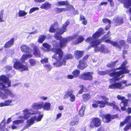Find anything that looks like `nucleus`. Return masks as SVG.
<instances>
[{"mask_svg": "<svg viewBox=\"0 0 131 131\" xmlns=\"http://www.w3.org/2000/svg\"><path fill=\"white\" fill-rule=\"evenodd\" d=\"M113 71H115L113 69H109L105 70L104 71H100L99 72V74L102 75H104L106 74H109V75L111 77H112L113 78H112L110 79V82L111 83H115L117 81H118L120 80L121 78L124 76V75H123L121 77H118L117 78H115L114 76H111L110 75V73Z\"/></svg>", "mask_w": 131, "mask_h": 131, "instance_id": "nucleus-9", "label": "nucleus"}, {"mask_svg": "<svg viewBox=\"0 0 131 131\" xmlns=\"http://www.w3.org/2000/svg\"><path fill=\"white\" fill-rule=\"evenodd\" d=\"M84 39V38L82 36H79L77 39L76 40L73 42L74 45H76L82 42Z\"/></svg>", "mask_w": 131, "mask_h": 131, "instance_id": "nucleus-33", "label": "nucleus"}, {"mask_svg": "<svg viewBox=\"0 0 131 131\" xmlns=\"http://www.w3.org/2000/svg\"><path fill=\"white\" fill-rule=\"evenodd\" d=\"M127 82V81L123 80L122 81L121 83L120 82H115L113 83H111V84L109 85L108 88L112 89H122L123 88V87L122 86V84H126Z\"/></svg>", "mask_w": 131, "mask_h": 131, "instance_id": "nucleus-14", "label": "nucleus"}, {"mask_svg": "<svg viewBox=\"0 0 131 131\" xmlns=\"http://www.w3.org/2000/svg\"><path fill=\"white\" fill-rule=\"evenodd\" d=\"M126 123L124 121V120L122 122H121L120 124V127H122L124 126L125 125Z\"/></svg>", "mask_w": 131, "mask_h": 131, "instance_id": "nucleus-64", "label": "nucleus"}, {"mask_svg": "<svg viewBox=\"0 0 131 131\" xmlns=\"http://www.w3.org/2000/svg\"><path fill=\"white\" fill-rule=\"evenodd\" d=\"M104 42L108 43L111 44L112 45L114 46L115 41H111L109 39H107L105 40Z\"/></svg>", "mask_w": 131, "mask_h": 131, "instance_id": "nucleus-54", "label": "nucleus"}, {"mask_svg": "<svg viewBox=\"0 0 131 131\" xmlns=\"http://www.w3.org/2000/svg\"><path fill=\"white\" fill-rule=\"evenodd\" d=\"M92 72H84L82 73L79 76V78L81 80H84L91 81L93 79Z\"/></svg>", "mask_w": 131, "mask_h": 131, "instance_id": "nucleus-11", "label": "nucleus"}, {"mask_svg": "<svg viewBox=\"0 0 131 131\" xmlns=\"http://www.w3.org/2000/svg\"><path fill=\"white\" fill-rule=\"evenodd\" d=\"M118 61V60H117L115 61L112 62L111 63H108L106 65V67H107L110 68H113L114 67L116 63Z\"/></svg>", "mask_w": 131, "mask_h": 131, "instance_id": "nucleus-42", "label": "nucleus"}, {"mask_svg": "<svg viewBox=\"0 0 131 131\" xmlns=\"http://www.w3.org/2000/svg\"><path fill=\"white\" fill-rule=\"evenodd\" d=\"M73 91L72 90H71L70 91L68 90L67 91L64 95L63 97L64 99H65L67 98H68L69 97L71 96L73 94Z\"/></svg>", "mask_w": 131, "mask_h": 131, "instance_id": "nucleus-39", "label": "nucleus"}, {"mask_svg": "<svg viewBox=\"0 0 131 131\" xmlns=\"http://www.w3.org/2000/svg\"><path fill=\"white\" fill-rule=\"evenodd\" d=\"M14 39L13 38L10 39L6 43L4 46L5 48H8L13 46L14 43Z\"/></svg>", "mask_w": 131, "mask_h": 131, "instance_id": "nucleus-27", "label": "nucleus"}, {"mask_svg": "<svg viewBox=\"0 0 131 131\" xmlns=\"http://www.w3.org/2000/svg\"><path fill=\"white\" fill-rule=\"evenodd\" d=\"M75 78L73 75L69 74L67 75V78L70 79H72Z\"/></svg>", "mask_w": 131, "mask_h": 131, "instance_id": "nucleus-63", "label": "nucleus"}, {"mask_svg": "<svg viewBox=\"0 0 131 131\" xmlns=\"http://www.w3.org/2000/svg\"><path fill=\"white\" fill-rule=\"evenodd\" d=\"M3 10H2L1 11V14L0 16V22H2L4 21V19H3V16H2Z\"/></svg>", "mask_w": 131, "mask_h": 131, "instance_id": "nucleus-58", "label": "nucleus"}, {"mask_svg": "<svg viewBox=\"0 0 131 131\" xmlns=\"http://www.w3.org/2000/svg\"><path fill=\"white\" fill-rule=\"evenodd\" d=\"M56 12L57 13H60L66 12L64 8H55Z\"/></svg>", "mask_w": 131, "mask_h": 131, "instance_id": "nucleus-47", "label": "nucleus"}, {"mask_svg": "<svg viewBox=\"0 0 131 131\" xmlns=\"http://www.w3.org/2000/svg\"><path fill=\"white\" fill-rule=\"evenodd\" d=\"M131 115H128L126 117L124 120L126 123H129L126 125L123 128L124 131H127L131 128Z\"/></svg>", "mask_w": 131, "mask_h": 131, "instance_id": "nucleus-19", "label": "nucleus"}, {"mask_svg": "<svg viewBox=\"0 0 131 131\" xmlns=\"http://www.w3.org/2000/svg\"><path fill=\"white\" fill-rule=\"evenodd\" d=\"M85 107L84 105H82L81 106L79 112V114L81 116H83L84 114V110Z\"/></svg>", "mask_w": 131, "mask_h": 131, "instance_id": "nucleus-41", "label": "nucleus"}, {"mask_svg": "<svg viewBox=\"0 0 131 131\" xmlns=\"http://www.w3.org/2000/svg\"><path fill=\"white\" fill-rule=\"evenodd\" d=\"M12 100H7L5 101L4 103L5 106H7L9 105L10 103H11Z\"/></svg>", "mask_w": 131, "mask_h": 131, "instance_id": "nucleus-52", "label": "nucleus"}, {"mask_svg": "<svg viewBox=\"0 0 131 131\" xmlns=\"http://www.w3.org/2000/svg\"><path fill=\"white\" fill-rule=\"evenodd\" d=\"M79 119L77 116H75L73 118V121L70 122L69 123L70 125V126H74L77 125L78 124Z\"/></svg>", "mask_w": 131, "mask_h": 131, "instance_id": "nucleus-34", "label": "nucleus"}, {"mask_svg": "<svg viewBox=\"0 0 131 131\" xmlns=\"http://www.w3.org/2000/svg\"><path fill=\"white\" fill-rule=\"evenodd\" d=\"M32 107L35 110L40 109L42 108V103H34L32 105Z\"/></svg>", "mask_w": 131, "mask_h": 131, "instance_id": "nucleus-38", "label": "nucleus"}, {"mask_svg": "<svg viewBox=\"0 0 131 131\" xmlns=\"http://www.w3.org/2000/svg\"><path fill=\"white\" fill-rule=\"evenodd\" d=\"M123 104V106H122L121 108V110L123 111H125L128 114H130L131 113V107H128L126 109V107L128 105H125V104Z\"/></svg>", "mask_w": 131, "mask_h": 131, "instance_id": "nucleus-32", "label": "nucleus"}, {"mask_svg": "<svg viewBox=\"0 0 131 131\" xmlns=\"http://www.w3.org/2000/svg\"><path fill=\"white\" fill-rule=\"evenodd\" d=\"M51 4L49 2H46L41 5L40 8L41 9L47 10L51 8Z\"/></svg>", "mask_w": 131, "mask_h": 131, "instance_id": "nucleus-31", "label": "nucleus"}, {"mask_svg": "<svg viewBox=\"0 0 131 131\" xmlns=\"http://www.w3.org/2000/svg\"><path fill=\"white\" fill-rule=\"evenodd\" d=\"M104 100L97 101H95L94 103L92 104V106L94 108H97L99 107L100 108H104L106 105L109 106L113 107V109H115L117 110H119L118 107L116 105L115 101H113L112 102H109V99L106 96L102 95L100 96Z\"/></svg>", "mask_w": 131, "mask_h": 131, "instance_id": "nucleus-3", "label": "nucleus"}, {"mask_svg": "<svg viewBox=\"0 0 131 131\" xmlns=\"http://www.w3.org/2000/svg\"><path fill=\"white\" fill-rule=\"evenodd\" d=\"M114 46L120 50L123 47L124 49H128L129 47L128 45L126 44V41L123 39L120 40L117 42L115 41Z\"/></svg>", "mask_w": 131, "mask_h": 131, "instance_id": "nucleus-12", "label": "nucleus"}, {"mask_svg": "<svg viewBox=\"0 0 131 131\" xmlns=\"http://www.w3.org/2000/svg\"><path fill=\"white\" fill-rule=\"evenodd\" d=\"M14 39L13 38L10 39L6 43L4 46L5 48H8L13 46L14 43Z\"/></svg>", "mask_w": 131, "mask_h": 131, "instance_id": "nucleus-28", "label": "nucleus"}, {"mask_svg": "<svg viewBox=\"0 0 131 131\" xmlns=\"http://www.w3.org/2000/svg\"><path fill=\"white\" fill-rule=\"evenodd\" d=\"M33 48V52L34 54L36 57H40L41 56L40 51L38 48L37 47V46L35 45V44H33V45H34Z\"/></svg>", "mask_w": 131, "mask_h": 131, "instance_id": "nucleus-26", "label": "nucleus"}, {"mask_svg": "<svg viewBox=\"0 0 131 131\" xmlns=\"http://www.w3.org/2000/svg\"><path fill=\"white\" fill-rule=\"evenodd\" d=\"M127 63V60H125L121 65V66L116 68V70H122L121 71H113L110 74L111 76H114L115 78H117L120 77L122 75L126 73H128L130 71L126 68L125 67Z\"/></svg>", "mask_w": 131, "mask_h": 131, "instance_id": "nucleus-5", "label": "nucleus"}, {"mask_svg": "<svg viewBox=\"0 0 131 131\" xmlns=\"http://www.w3.org/2000/svg\"><path fill=\"white\" fill-rule=\"evenodd\" d=\"M29 62L32 66L35 65L36 63L35 59L32 58L30 59L29 60Z\"/></svg>", "mask_w": 131, "mask_h": 131, "instance_id": "nucleus-51", "label": "nucleus"}, {"mask_svg": "<svg viewBox=\"0 0 131 131\" xmlns=\"http://www.w3.org/2000/svg\"><path fill=\"white\" fill-rule=\"evenodd\" d=\"M20 49L23 52L25 53H31L32 52V50L31 48H30L28 46L24 44H23L21 46Z\"/></svg>", "mask_w": 131, "mask_h": 131, "instance_id": "nucleus-24", "label": "nucleus"}, {"mask_svg": "<svg viewBox=\"0 0 131 131\" xmlns=\"http://www.w3.org/2000/svg\"><path fill=\"white\" fill-rule=\"evenodd\" d=\"M118 1L123 4V6L126 9L128 10L126 11L127 13L129 12L131 14V0H118Z\"/></svg>", "mask_w": 131, "mask_h": 131, "instance_id": "nucleus-16", "label": "nucleus"}, {"mask_svg": "<svg viewBox=\"0 0 131 131\" xmlns=\"http://www.w3.org/2000/svg\"><path fill=\"white\" fill-rule=\"evenodd\" d=\"M37 113L39 114V116L37 117L36 116H32L26 122L27 124L24 127L25 129L28 128L33 124L35 121L36 122H39L41 120L43 116V114H41V112L39 111H37Z\"/></svg>", "mask_w": 131, "mask_h": 131, "instance_id": "nucleus-8", "label": "nucleus"}, {"mask_svg": "<svg viewBox=\"0 0 131 131\" xmlns=\"http://www.w3.org/2000/svg\"><path fill=\"white\" fill-rule=\"evenodd\" d=\"M63 55L62 57L60 58L58 55L56 58L54 59L57 60L56 61L53 63V64L57 67H59L61 66L62 65L65 66L66 64L67 60L69 59H72L73 58V55L71 53H67L63 57Z\"/></svg>", "mask_w": 131, "mask_h": 131, "instance_id": "nucleus-4", "label": "nucleus"}, {"mask_svg": "<svg viewBox=\"0 0 131 131\" xmlns=\"http://www.w3.org/2000/svg\"><path fill=\"white\" fill-rule=\"evenodd\" d=\"M103 30L102 28H100L98 31H96L92 35V36L89 37L85 39V41L86 42L90 44V45L88 47V49L91 48L97 47L102 42L109 37V35L105 34L101 39H98L102 33Z\"/></svg>", "mask_w": 131, "mask_h": 131, "instance_id": "nucleus-1", "label": "nucleus"}, {"mask_svg": "<svg viewBox=\"0 0 131 131\" xmlns=\"http://www.w3.org/2000/svg\"><path fill=\"white\" fill-rule=\"evenodd\" d=\"M70 22L68 21H66L65 23L63 24L61 28H57L58 31L56 32L60 35H61L63 34L67 30V26L69 24Z\"/></svg>", "mask_w": 131, "mask_h": 131, "instance_id": "nucleus-18", "label": "nucleus"}, {"mask_svg": "<svg viewBox=\"0 0 131 131\" xmlns=\"http://www.w3.org/2000/svg\"><path fill=\"white\" fill-rule=\"evenodd\" d=\"M27 14V13L23 10H20L18 12V15L20 17L25 16Z\"/></svg>", "mask_w": 131, "mask_h": 131, "instance_id": "nucleus-49", "label": "nucleus"}, {"mask_svg": "<svg viewBox=\"0 0 131 131\" xmlns=\"http://www.w3.org/2000/svg\"><path fill=\"white\" fill-rule=\"evenodd\" d=\"M84 51H83L76 50L74 52V56L76 59L79 60L82 57L83 55Z\"/></svg>", "mask_w": 131, "mask_h": 131, "instance_id": "nucleus-29", "label": "nucleus"}, {"mask_svg": "<svg viewBox=\"0 0 131 131\" xmlns=\"http://www.w3.org/2000/svg\"><path fill=\"white\" fill-rule=\"evenodd\" d=\"M39 8L38 7H33L31 8L29 12V13L30 14H31L32 13L36 10H38Z\"/></svg>", "mask_w": 131, "mask_h": 131, "instance_id": "nucleus-57", "label": "nucleus"}, {"mask_svg": "<svg viewBox=\"0 0 131 131\" xmlns=\"http://www.w3.org/2000/svg\"><path fill=\"white\" fill-rule=\"evenodd\" d=\"M89 57V55H86L82 59H80V60H82L83 62H86V61L88 60Z\"/></svg>", "mask_w": 131, "mask_h": 131, "instance_id": "nucleus-61", "label": "nucleus"}, {"mask_svg": "<svg viewBox=\"0 0 131 131\" xmlns=\"http://www.w3.org/2000/svg\"><path fill=\"white\" fill-rule=\"evenodd\" d=\"M102 121L99 118L94 117L91 119L89 126L91 128L97 127L101 125Z\"/></svg>", "mask_w": 131, "mask_h": 131, "instance_id": "nucleus-13", "label": "nucleus"}, {"mask_svg": "<svg viewBox=\"0 0 131 131\" xmlns=\"http://www.w3.org/2000/svg\"><path fill=\"white\" fill-rule=\"evenodd\" d=\"M70 97V100L71 102H73L75 101V95L73 94Z\"/></svg>", "mask_w": 131, "mask_h": 131, "instance_id": "nucleus-59", "label": "nucleus"}, {"mask_svg": "<svg viewBox=\"0 0 131 131\" xmlns=\"http://www.w3.org/2000/svg\"><path fill=\"white\" fill-rule=\"evenodd\" d=\"M24 112V116H20L19 117V118H23L24 119H27L30 117V115H34L36 114V113H30L29 112V110L27 109H25L23 111Z\"/></svg>", "mask_w": 131, "mask_h": 131, "instance_id": "nucleus-20", "label": "nucleus"}, {"mask_svg": "<svg viewBox=\"0 0 131 131\" xmlns=\"http://www.w3.org/2000/svg\"><path fill=\"white\" fill-rule=\"evenodd\" d=\"M68 2V1H60L58 2L57 4V6H62L66 5L67 4V3Z\"/></svg>", "mask_w": 131, "mask_h": 131, "instance_id": "nucleus-48", "label": "nucleus"}, {"mask_svg": "<svg viewBox=\"0 0 131 131\" xmlns=\"http://www.w3.org/2000/svg\"><path fill=\"white\" fill-rule=\"evenodd\" d=\"M82 97L83 101L85 102L90 99L91 96L89 93H84L82 95Z\"/></svg>", "mask_w": 131, "mask_h": 131, "instance_id": "nucleus-30", "label": "nucleus"}, {"mask_svg": "<svg viewBox=\"0 0 131 131\" xmlns=\"http://www.w3.org/2000/svg\"><path fill=\"white\" fill-rule=\"evenodd\" d=\"M6 122L3 120L0 124V130L1 131H4L5 127L6 125Z\"/></svg>", "mask_w": 131, "mask_h": 131, "instance_id": "nucleus-43", "label": "nucleus"}, {"mask_svg": "<svg viewBox=\"0 0 131 131\" xmlns=\"http://www.w3.org/2000/svg\"><path fill=\"white\" fill-rule=\"evenodd\" d=\"M54 37L57 40H59V47L63 48L66 46L68 42L71 40H73L75 37H74L69 36L67 37L62 38L61 35H59L56 33L54 36Z\"/></svg>", "mask_w": 131, "mask_h": 131, "instance_id": "nucleus-6", "label": "nucleus"}, {"mask_svg": "<svg viewBox=\"0 0 131 131\" xmlns=\"http://www.w3.org/2000/svg\"><path fill=\"white\" fill-rule=\"evenodd\" d=\"M46 38V36L44 35H40L38 39V42L41 43H42Z\"/></svg>", "mask_w": 131, "mask_h": 131, "instance_id": "nucleus-45", "label": "nucleus"}, {"mask_svg": "<svg viewBox=\"0 0 131 131\" xmlns=\"http://www.w3.org/2000/svg\"><path fill=\"white\" fill-rule=\"evenodd\" d=\"M112 23L115 26L121 25L124 23L123 18L119 17H115L113 19Z\"/></svg>", "mask_w": 131, "mask_h": 131, "instance_id": "nucleus-21", "label": "nucleus"}, {"mask_svg": "<svg viewBox=\"0 0 131 131\" xmlns=\"http://www.w3.org/2000/svg\"><path fill=\"white\" fill-rule=\"evenodd\" d=\"M127 96L128 98V99H126L125 97L121 96L119 95H117V98L118 100L122 101L121 103L124 104L126 105L128 104V102L129 103H131V93H128Z\"/></svg>", "mask_w": 131, "mask_h": 131, "instance_id": "nucleus-15", "label": "nucleus"}, {"mask_svg": "<svg viewBox=\"0 0 131 131\" xmlns=\"http://www.w3.org/2000/svg\"><path fill=\"white\" fill-rule=\"evenodd\" d=\"M24 120L23 119L17 120L13 122V124L14 125H18L20 124H23L24 122Z\"/></svg>", "mask_w": 131, "mask_h": 131, "instance_id": "nucleus-46", "label": "nucleus"}, {"mask_svg": "<svg viewBox=\"0 0 131 131\" xmlns=\"http://www.w3.org/2000/svg\"><path fill=\"white\" fill-rule=\"evenodd\" d=\"M80 73V71L79 70L76 69L72 71V74L75 78H77L79 76Z\"/></svg>", "mask_w": 131, "mask_h": 131, "instance_id": "nucleus-44", "label": "nucleus"}, {"mask_svg": "<svg viewBox=\"0 0 131 131\" xmlns=\"http://www.w3.org/2000/svg\"><path fill=\"white\" fill-rule=\"evenodd\" d=\"M43 67L48 71H50L52 69V67L50 64H45L43 66Z\"/></svg>", "mask_w": 131, "mask_h": 131, "instance_id": "nucleus-50", "label": "nucleus"}, {"mask_svg": "<svg viewBox=\"0 0 131 131\" xmlns=\"http://www.w3.org/2000/svg\"><path fill=\"white\" fill-rule=\"evenodd\" d=\"M66 4H67L66 5V8H64L66 12L72 10L73 12H75V13H73V14L74 15L78 14V11L77 10H75V9L73 7V6L69 4L68 1Z\"/></svg>", "mask_w": 131, "mask_h": 131, "instance_id": "nucleus-22", "label": "nucleus"}, {"mask_svg": "<svg viewBox=\"0 0 131 131\" xmlns=\"http://www.w3.org/2000/svg\"><path fill=\"white\" fill-rule=\"evenodd\" d=\"M110 2V7H112L114 5V3L113 0H108Z\"/></svg>", "mask_w": 131, "mask_h": 131, "instance_id": "nucleus-62", "label": "nucleus"}, {"mask_svg": "<svg viewBox=\"0 0 131 131\" xmlns=\"http://www.w3.org/2000/svg\"><path fill=\"white\" fill-rule=\"evenodd\" d=\"M13 67L15 69L20 70L21 71L29 70L28 66L26 65H24L22 62L17 59H16Z\"/></svg>", "mask_w": 131, "mask_h": 131, "instance_id": "nucleus-10", "label": "nucleus"}, {"mask_svg": "<svg viewBox=\"0 0 131 131\" xmlns=\"http://www.w3.org/2000/svg\"><path fill=\"white\" fill-rule=\"evenodd\" d=\"M58 24V23L57 22H54L53 24H52L49 29V32L51 33L55 32L56 31V29L54 28V27L55 25H57Z\"/></svg>", "mask_w": 131, "mask_h": 131, "instance_id": "nucleus-40", "label": "nucleus"}, {"mask_svg": "<svg viewBox=\"0 0 131 131\" xmlns=\"http://www.w3.org/2000/svg\"><path fill=\"white\" fill-rule=\"evenodd\" d=\"M97 47H94L95 48L94 51L95 52H99L100 51L101 53L102 52L104 53H109V51L107 48H106L104 45H102L99 49H98Z\"/></svg>", "mask_w": 131, "mask_h": 131, "instance_id": "nucleus-23", "label": "nucleus"}, {"mask_svg": "<svg viewBox=\"0 0 131 131\" xmlns=\"http://www.w3.org/2000/svg\"><path fill=\"white\" fill-rule=\"evenodd\" d=\"M27 54H23L20 58L21 61H24L27 58H30L32 57V54L31 53H27Z\"/></svg>", "mask_w": 131, "mask_h": 131, "instance_id": "nucleus-35", "label": "nucleus"}, {"mask_svg": "<svg viewBox=\"0 0 131 131\" xmlns=\"http://www.w3.org/2000/svg\"><path fill=\"white\" fill-rule=\"evenodd\" d=\"M108 4V3L107 2H102L99 5V6H101L102 5H106Z\"/></svg>", "mask_w": 131, "mask_h": 131, "instance_id": "nucleus-60", "label": "nucleus"}, {"mask_svg": "<svg viewBox=\"0 0 131 131\" xmlns=\"http://www.w3.org/2000/svg\"><path fill=\"white\" fill-rule=\"evenodd\" d=\"M42 103V108L46 111H49L50 109L51 104L49 103L46 102L45 104Z\"/></svg>", "mask_w": 131, "mask_h": 131, "instance_id": "nucleus-37", "label": "nucleus"}, {"mask_svg": "<svg viewBox=\"0 0 131 131\" xmlns=\"http://www.w3.org/2000/svg\"><path fill=\"white\" fill-rule=\"evenodd\" d=\"M11 86V82L6 76L2 75L0 76V89L4 90L5 93L0 91V96L2 99L7 98L8 94H12V92L9 89H5Z\"/></svg>", "mask_w": 131, "mask_h": 131, "instance_id": "nucleus-2", "label": "nucleus"}, {"mask_svg": "<svg viewBox=\"0 0 131 131\" xmlns=\"http://www.w3.org/2000/svg\"><path fill=\"white\" fill-rule=\"evenodd\" d=\"M102 21L103 23H104L106 24L108 23H109L110 25L111 23V21L110 19L107 18L103 19H102Z\"/></svg>", "mask_w": 131, "mask_h": 131, "instance_id": "nucleus-56", "label": "nucleus"}, {"mask_svg": "<svg viewBox=\"0 0 131 131\" xmlns=\"http://www.w3.org/2000/svg\"><path fill=\"white\" fill-rule=\"evenodd\" d=\"M117 115H112L109 114L103 115L101 116L102 118V121L105 123H108L111 121V119H114L116 117Z\"/></svg>", "mask_w": 131, "mask_h": 131, "instance_id": "nucleus-17", "label": "nucleus"}, {"mask_svg": "<svg viewBox=\"0 0 131 131\" xmlns=\"http://www.w3.org/2000/svg\"><path fill=\"white\" fill-rule=\"evenodd\" d=\"M87 66L86 62H83L82 60H80L79 63L77 67L78 69L82 70L85 68Z\"/></svg>", "mask_w": 131, "mask_h": 131, "instance_id": "nucleus-25", "label": "nucleus"}, {"mask_svg": "<svg viewBox=\"0 0 131 131\" xmlns=\"http://www.w3.org/2000/svg\"><path fill=\"white\" fill-rule=\"evenodd\" d=\"M52 46L53 47L51 50L54 54L52 56V58H56L58 55L60 58H61L63 55V51L60 47V48H58L59 47V43L56 40L53 41Z\"/></svg>", "mask_w": 131, "mask_h": 131, "instance_id": "nucleus-7", "label": "nucleus"}, {"mask_svg": "<svg viewBox=\"0 0 131 131\" xmlns=\"http://www.w3.org/2000/svg\"><path fill=\"white\" fill-rule=\"evenodd\" d=\"M42 45L45 48H46L47 50H49L50 49V46L47 43H44L42 44Z\"/></svg>", "mask_w": 131, "mask_h": 131, "instance_id": "nucleus-53", "label": "nucleus"}, {"mask_svg": "<svg viewBox=\"0 0 131 131\" xmlns=\"http://www.w3.org/2000/svg\"><path fill=\"white\" fill-rule=\"evenodd\" d=\"M41 63L42 64L44 63H48V58H45L41 59L40 60Z\"/></svg>", "mask_w": 131, "mask_h": 131, "instance_id": "nucleus-55", "label": "nucleus"}, {"mask_svg": "<svg viewBox=\"0 0 131 131\" xmlns=\"http://www.w3.org/2000/svg\"><path fill=\"white\" fill-rule=\"evenodd\" d=\"M79 87L80 88V89L78 91V94H81L83 92L84 90H86L84 91V92H86L88 91V89L83 85H80Z\"/></svg>", "mask_w": 131, "mask_h": 131, "instance_id": "nucleus-36", "label": "nucleus"}]
</instances>
